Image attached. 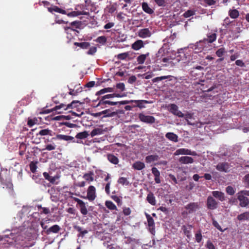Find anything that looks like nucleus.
Wrapping results in <instances>:
<instances>
[{
  "mask_svg": "<svg viewBox=\"0 0 249 249\" xmlns=\"http://www.w3.org/2000/svg\"><path fill=\"white\" fill-rule=\"evenodd\" d=\"M97 51V48L96 47H92L90 48L89 50L88 51L87 53L89 55L94 54Z\"/></svg>",
  "mask_w": 249,
  "mask_h": 249,
  "instance_id": "62",
  "label": "nucleus"
},
{
  "mask_svg": "<svg viewBox=\"0 0 249 249\" xmlns=\"http://www.w3.org/2000/svg\"><path fill=\"white\" fill-rule=\"evenodd\" d=\"M207 45L204 42L201 40L198 42H196L195 44H190L189 48L192 49L195 53H198L201 52L204 48L206 47Z\"/></svg>",
  "mask_w": 249,
  "mask_h": 249,
  "instance_id": "5",
  "label": "nucleus"
},
{
  "mask_svg": "<svg viewBox=\"0 0 249 249\" xmlns=\"http://www.w3.org/2000/svg\"><path fill=\"white\" fill-rule=\"evenodd\" d=\"M169 111L175 115L179 117H183L184 114L180 111L178 110V107L174 104H172L169 106Z\"/></svg>",
  "mask_w": 249,
  "mask_h": 249,
  "instance_id": "10",
  "label": "nucleus"
},
{
  "mask_svg": "<svg viewBox=\"0 0 249 249\" xmlns=\"http://www.w3.org/2000/svg\"><path fill=\"white\" fill-rule=\"evenodd\" d=\"M178 161L181 164H189L193 163L194 160L191 157L183 156L179 159Z\"/></svg>",
  "mask_w": 249,
  "mask_h": 249,
  "instance_id": "19",
  "label": "nucleus"
},
{
  "mask_svg": "<svg viewBox=\"0 0 249 249\" xmlns=\"http://www.w3.org/2000/svg\"><path fill=\"white\" fill-rule=\"evenodd\" d=\"M207 37L202 40L206 45L215 41L217 38V35L215 33H210L207 34Z\"/></svg>",
  "mask_w": 249,
  "mask_h": 249,
  "instance_id": "12",
  "label": "nucleus"
},
{
  "mask_svg": "<svg viewBox=\"0 0 249 249\" xmlns=\"http://www.w3.org/2000/svg\"><path fill=\"white\" fill-rule=\"evenodd\" d=\"M59 178V177L57 175H56L54 177L51 176V178H50V179L49 180L50 181V182L47 183V187H50L51 184H55V185L58 184L59 181H57V180H58Z\"/></svg>",
  "mask_w": 249,
  "mask_h": 249,
  "instance_id": "30",
  "label": "nucleus"
},
{
  "mask_svg": "<svg viewBox=\"0 0 249 249\" xmlns=\"http://www.w3.org/2000/svg\"><path fill=\"white\" fill-rule=\"evenodd\" d=\"M94 173L93 172H89V173H85L83 178L87 181L89 182H92L94 180Z\"/></svg>",
  "mask_w": 249,
  "mask_h": 249,
  "instance_id": "36",
  "label": "nucleus"
},
{
  "mask_svg": "<svg viewBox=\"0 0 249 249\" xmlns=\"http://www.w3.org/2000/svg\"><path fill=\"white\" fill-rule=\"evenodd\" d=\"M88 13L85 11H72L71 12L67 13L66 12V14L69 17H77L80 15H87Z\"/></svg>",
  "mask_w": 249,
  "mask_h": 249,
  "instance_id": "26",
  "label": "nucleus"
},
{
  "mask_svg": "<svg viewBox=\"0 0 249 249\" xmlns=\"http://www.w3.org/2000/svg\"><path fill=\"white\" fill-rule=\"evenodd\" d=\"M80 206V210L81 213L83 215H87L88 214V211L86 207L85 203H83L82 204L79 205Z\"/></svg>",
  "mask_w": 249,
  "mask_h": 249,
  "instance_id": "51",
  "label": "nucleus"
},
{
  "mask_svg": "<svg viewBox=\"0 0 249 249\" xmlns=\"http://www.w3.org/2000/svg\"><path fill=\"white\" fill-rule=\"evenodd\" d=\"M70 25L72 26L75 27L76 28H79L81 25V21H74L70 23Z\"/></svg>",
  "mask_w": 249,
  "mask_h": 249,
  "instance_id": "61",
  "label": "nucleus"
},
{
  "mask_svg": "<svg viewBox=\"0 0 249 249\" xmlns=\"http://www.w3.org/2000/svg\"><path fill=\"white\" fill-rule=\"evenodd\" d=\"M104 132V130L100 128H95L93 129L91 133L90 136L91 137H93L95 136L103 134Z\"/></svg>",
  "mask_w": 249,
  "mask_h": 249,
  "instance_id": "37",
  "label": "nucleus"
},
{
  "mask_svg": "<svg viewBox=\"0 0 249 249\" xmlns=\"http://www.w3.org/2000/svg\"><path fill=\"white\" fill-rule=\"evenodd\" d=\"M171 77V75L162 76H160V77H155V78H153L152 81V82L153 83L158 82H159L160 81L168 79V78H169Z\"/></svg>",
  "mask_w": 249,
  "mask_h": 249,
  "instance_id": "46",
  "label": "nucleus"
},
{
  "mask_svg": "<svg viewBox=\"0 0 249 249\" xmlns=\"http://www.w3.org/2000/svg\"><path fill=\"white\" fill-rule=\"evenodd\" d=\"M237 219L239 221H249V211H247L239 214Z\"/></svg>",
  "mask_w": 249,
  "mask_h": 249,
  "instance_id": "28",
  "label": "nucleus"
},
{
  "mask_svg": "<svg viewBox=\"0 0 249 249\" xmlns=\"http://www.w3.org/2000/svg\"><path fill=\"white\" fill-rule=\"evenodd\" d=\"M95 41L101 44H104L107 42V38L105 36H100L98 37Z\"/></svg>",
  "mask_w": 249,
  "mask_h": 249,
  "instance_id": "50",
  "label": "nucleus"
},
{
  "mask_svg": "<svg viewBox=\"0 0 249 249\" xmlns=\"http://www.w3.org/2000/svg\"><path fill=\"white\" fill-rule=\"evenodd\" d=\"M56 137L58 140H64L66 141H71L73 139V137H72V136L62 134H57Z\"/></svg>",
  "mask_w": 249,
  "mask_h": 249,
  "instance_id": "38",
  "label": "nucleus"
},
{
  "mask_svg": "<svg viewBox=\"0 0 249 249\" xmlns=\"http://www.w3.org/2000/svg\"><path fill=\"white\" fill-rule=\"evenodd\" d=\"M116 87L117 89H119L121 91L125 90V85L124 83H119L116 84Z\"/></svg>",
  "mask_w": 249,
  "mask_h": 249,
  "instance_id": "58",
  "label": "nucleus"
},
{
  "mask_svg": "<svg viewBox=\"0 0 249 249\" xmlns=\"http://www.w3.org/2000/svg\"><path fill=\"white\" fill-rule=\"evenodd\" d=\"M195 14V12L191 10H188L183 14V16L186 18H189Z\"/></svg>",
  "mask_w": 249,
  "mask_h": 249,
  "instance_id": "55",
  "label": "nucleus"
},
{
  "mask_svg": "<svg viewBox=\"0 0 249 249\" xmlns=\"http://www.w3.org/2000/svg\"><path fill=\"white\" fill-rule=\"evenodd\" d=\"M138 35L139 37L144 38L150 37L151 33L148 28H143L139 31Z\"/></svg>",
  "mask_w": 249,
  "mask_h": 249,
  "instance_id": "16",
  "label": "nucleus"
},
{
  "mask_svg": "<svg viewBox=\"0 0 249 249\" xmlns=\"http://www.w3.org/2000/svg\"><path fill=\"white\" fill-rule=\"evenodd\" d=\"M203 67L201 66H197L196 67H193V68L191 69L190 74L192 76L196 77L197 75H200V73H197L196 72V70L202 71L203 70Z\"/></svg>",
  "mask_w": 249,
  "mask_h": 249,
  "instance_id": "31",
  "label": "nucleus"
},
{
  "mask_svg": "<svg viewBox=\"0 0 249 249\" xmlns=\"http://www.w3.org/2000/svg\"><path fill=\"white\" fill-rule=\"evenodd\" d=\"M172 59L170 57H164L162 59L161 62L164 63L163 64L165 66H169L172 64Z\"/></svg>",
  "mask_w": 249,
  "mask_h": 249,
  "instance_id": "48",
  "label": "nucleus"
},
{
  "mask_svg": "<svg viewBox=\"0 0 249 249\" xmlns=\"http://www.w3.org/2000/svg\"><path fill=\"white\" fill-rule=\"evenodd\" d=\"M139 119L142 122L150 124L154 123L156 120L154 117L152 116L145 115L143 113H140L139 114Z\"/></svg>",
  "mask_w": 249,
  "mask_h": 249,
  "instance_id": "7",
  "label": "nucleus"
},
{
  "mask_svg": "<svg viewBox=\"0 0 249 249\" xmlns=\"http://www.w3.org/2000/svg\"><path fill=\"white\" fill-rule=\"evenodd\" d=\"M114 88H111V87L104 88V89L99 90L98 91H97L95 93V95L98 96V97H100L101 95H102V94H104L106 93L113 92L114 90Z\"/></svg>",
  "mask_w": 249,
  "mask_h": 249,
  "instance_id": "23",
  "label": "nucleus"
},
{
  "mask_svg": "<svg viewBox=\"0 0 249 249\" xmlns=\"http://www.w3.org/2000/svg\"><path fill=\"white\" fill-rule=\"evenodd\" d=\"M118 182L119 184H121L123 185H128L129 184V181L127 180L126 178L121 177L119 178Z\"/></svg>",
  "mask_w": 249,
  "mask_h": 249,
  "instance_id": "49",
  "label": "nucleus"
},
{
  "mask_svg": "<svg viewBox=\"0 0 249 249\" xmlns=\"http://www.w3.org/2000/svg\"><path fill=\"white\" fill-rule=\"evenodd\" d=\"M89 136L88 132L86 131L78 133L76 135L75 137L77 139H84L87 138Z\"/></svg>",
  "mask_w": 249,
  "mask_h": 249,
  "instance_id": "44",
  "label": "nucleus"
},
{
  "mask_svg": "<svg viewBox=\"0 0 249 249\" xmlns=\"http://www.w3.org/2000/svg\"><path fill=\"white\" fill-rule=\"evenodd\" d=\"M226 192L228 195L232 196L235 193V189L231 186H228L226 188Z\"/></svg>",
  "mask_w": 249,
  "mask_h": 249,
  "instance_id": "47",
  "label": "nucleus"
},
{
  "mask_svg": "<svg viewBox=\"0 0 249 249\" xmlns=\"http://www.w3.org/2000/svg\"><path fill=\"white\" fill-rule=\"evenodd\" d=\"M206 246L209 249H215L214 245L210 240L207 241Z\"/></svg>",
  "mask_w": 249,
  "mask_h": 249,
  "instance_id": "63",
  "label": "nucleus"
},
{
  "mask_svg": "<svg viewBox=\"0 0 249 249\" xmlns=\"http://www.w3.org/2000/svg\"><path fill=\"white\" fill-rule=\"evenodd\" d=\"M52 131L49 129H44L40 130L39 132L37 134V135L40 136H46V135H50L52 136Z\"/></svg>",
  "mask_w": 249,
  "mask_h": 249,
  "instance_id": "40",
  "label": "nucleus"
},
{
  "mask_svg": "<svg viewBox=\"0 0 249 249\" xmlns=\"http://www.w3.org/2000/svg\"><path fill=\"white\" fill-rule=\"evenodd\" d=\"M61 228L60 226L58 225H54L53 226L48 228V229L46 231V233L47 234H49L51 233H57L60 230Z\"/></svg>",
  "mask_w": 249,
  "mask_h": 249,
  "instance_id": "22",
  "label": "nucleus"
},
{
  "mask_svg": "<svg viewBox=\"0 0 249 249\" xmlns=\"http://www.w3.org/2000/svg\"><path fill=\"white\" fill-rule=\"evenodd\" d=\"M146 200L151 205L153 206H155L156 205L155 197L152 193H150L147 195Z\"/></svg>",
  "mask_w": 249,
  "mask_h": 249,
  "instance_id": "33",
  "label": "nucleus"
},
{
  "mask_svg": "<svg viewBox=\"0 0 249 249\" xmlns=\"http://www.w3.org/2000/svg\"><path fill=\"white\" fill-rule=\"evenodd\" d=\"M145 166L144 163L140 161H136L132 165L133 168L137 170H141L144 168Z\"/></svg>",
  "mask_w": 249,
  "mask_h": 249,
  "instance_id": "29",
  "label": "nucleus"
},
{
  "mask_svg": "<svg viewBox=\"0 0 249 249\" xmlns=\"http://www.w3.org/2000/svg\"><path fill=\"white\" fill-rule=\"evenodd\" d=\"M47 9L49 12L52 14H53L54 12L62 14H66V11L55 5H53L51 7H48Z\"/></svg>",
  "mask_w": 249,
  "mask_h": 249,
  "instance_id": "18",
  "label": "nucleus"
},
{
  "mask_svg": "<svg viewBox=\"0 0 249 249\" xmlns=\"http://www.w3.org/2000/svg\"><path fill=\"white\" fill-rule=\"evenodd\" d=\"M236 195L237 196V199L239 201L240 206L243 208H249V199L247 197L239 194V193H238Z\"/></svg>",
  "mask_w": 249,
  "mask_h": 249,
  "instance_id": "8",
  "label": "nucleus"
},
{
  "mask_svg": "<svg viewBox=\"0 0 249 249\" xmlns=\"http://www.w3.org/2000/svg\"><path fill=\"white\" fill-rule=\"evenodd\" d=\"M144 47L143 41L142 40H138L134 42L131 46L132 48L134 50H139Z\"/></svg>",
  "mask_w": 249,
  "mask_h": 249,
  "instance_id": "21",
  "label": "nucleus"
},
{
  "mask_svg": "<svg viewBox=\"0 0 249 249\" xmlns=\"http://www.w3.org/2000/svg\"><path fill=\"white\" fill-rule=\"evenodd\" d=\"M187 212H183L182 214H192L196 212L199 209L200 206L198 202H190L184 207Z\"/></svg>",
  "mask_w": 249,
  "mask_h": 249,
  "instance_id": "3",
  "label": "nucleus"
},
{
  "mask_svg": "<svg viewBox=\"0 0 249 249\" xmlns=\"http://www.w3.org/2000/svg\"><path fill=\"white\" fill-rule=\"evenodd\" d=\"M102 113L104 117H113L117 114L116 112H111L109 109L104 110L102 111Z\"/></svg>",
  "mask_w": 249,
  "mask_h": 249,
  "instance_id": "41",
  "label": "nucleus"
},
{
  "mask_svg": "<svg viewBox=\"0 0 249 249\" xmlns=\"http://www.w3.org/2000/svg\"><path fill=\"white\" fill-rule=\"evenodd\" d=\"M105 205L110 210H117L116 205L111 201H106L105 202Z\"/></svg>",
  "mask_w": 249,
  "mask_h": 249,
  "instance_id": "43",
  "label": "nucleus"
},
{
  "mask_svg": "<svg viewBox=\"0 0 249 249\" xmlns=\"http://www.w3.org/2000/svg\"><path fill=\"white\" fill-rule=\"evenodd\" d=\"M152 173L154 175L155 177V181L156 183H160V172L158 170V169L155 167H152Z\"/></svg>",
  "mask_w": 249,
  "mask_h": 249,
  "instance_id": "20",
  "label": "nucleus"
},
{
  "mask_svg": "<svg viewBox=\"0 0 249 249\" xmlns=\"http://www.w3.org/2000/svg\"><path fill=\"white\" fill-rule=\"evenodd\" d=\"M125 96L126 94L125 93L119 94L113 93L98 97L94 101L98 102L96 105V107H100L102 108H104L107 107L109 106L123 105L121 103L123 102V101L120 102H113L108 100V99L114 97H123Z\"/></svg>",
  "mask_w": 249,
  "mask_h": 249,
  "instance_id": "1",
  "label": "nucleus"
},
{
  "mask_svg": "<svg viewBox=\"0 0 249 249\" xmlns=\"http://www.w3.org/2000/svg\"><path fill=\"white\" fill-rule=\"evenodd\" d=\"M149 53H147L146 54H141L137 58V61L139 64H142L144 63L146 57L148 56Z\"/></svg>",
  "mask_w": 249,
  "mask_h": 249,
  "instance_id": "32",
  "label": "nucleus"
},
{
  "mask_svg": "<svg viewBox=\"0 0 249 249\" xmlns=\"http://www.w3.org/2000/svg\"><path fill=\"white\" fill-rule=\"evenodd\" d=\"M207 207L209 210H215L218 205V202L217 201L213 196H209L206 201Z\"/></svg>",
  "mask_w": 249,
  "mask_h": 249,
  "instance_id": "6",
  "label": "nucleus"
},
{
  "mask_svg": "<svg viewBox=\"0 0 249 249\" xmlns=\"http://www.w3.org/2000/svg\"><path fill=\"white\" fill-rule=\"evenodd\" d=\"M147 220L148 226L151 233L155 232V222L153 218L148 213H145Z\"/></svg>",
  "mask_w": 249,
  "mask_h": 249,
  "instance_id": "15",
  "label": "nucleus"
},
{
  "mask_svg": "<svg viewBox=\"0 0 249 249\" xmlns=\"http://www.w3.org/2000/svg\"><path fill=\"white\" fill-rule=\"evenodd\" d=\"M165 137L169 140L175 142H178V136L173 132H168L165 134Z\"/></svg>",
  "mask_w": 249,
  "mask_h": 249,
  "instance_id": "24",
  "label": "nucleus"
},
{
  "mask_svg": "<svg viewBox=\"0 0 249 249\" xmlns=\"http://www.w3.org/2000/svg\"><path fill=\"white\" fill-rule=\"evenodd\" d=\"M193 226L192 225L187 224V225H183L181 227V230L183 231L184 234L188 239H190L192 237V230Z\"/></svg>",
  "mask_w": 249,
  "mask_h": 249,
  "instance_id": "11",
  "label": "nucleus"
},
{
  "mask_svg": "<svg viewBox=\"0 0 249 249\" xmlns=\"http://www.w3.org/2000/svg\"><path fill=\"white\" fill-rule=\"evenodd\" d=\"M225 49L224 48H221L216 51L215 54L217 56L221 57L225 54Z\"/></svg>",
  "mask_w": 249,
  "mask_h": 249,
  "instance_id": "52",
  "label": "nucleus"
},
{
  "mask_svg": "<svg viewBox=\"0 0 249 249\" xmlns=\"http://www.w3.org/2000/svg\"><path fill=\"white\" fill-rule=\"evenodd\" d=\"M175 155H187L196 156L197 155L196 151H192L191 150L186 148H180L178 149L176 152Z\"/></svg>",
  "mask_w": 249,
  "mask_h": 249,
  "instance_id": "13",
  "label": "nucleus"
},
{
  "mask_svg": "<svg viewBox=\"0 0 249 249\" xmlns=\"http://www.w3.org/2000/svg\"><path fill=\"white\" fill-rule=\"evenodd\" d=\"M142 10L146 13L152 14L154 13V11L148 6L146 2H143L142 4Z\"/></svg>",
  "mask_w": 249,
  "mask_h": 249,
  "instance_id": "34",
  "label": "nucleus"
},
{
  "mask_svg": "<svg viewBox=\"0 0 249 249\" xmlns=\"http://www.w3.org/2000/svg\"><path fill=\"white\" fill-rule=\"evenodd\" d=\"M74 45L80 47L82 49H85L88 48L90 46V43L88 42H74Z\"/></svg>",
  "mask_w": 249,
  "mask_h": 249,
  "instance_id": "39",
  "label": "nucleus"
},
{
  "mask_svg": "<svg viewBox=\"0 0 249 249\" xmlns=\"http://www.w3.org/2000/svg\"><path fill=\"white\" fill-rule=\"evenodd\" d=\"M195 239L197 243H199L202 240V235L200 230L197 231L195 234Z\"/></svg>",
  "mask_w": 249,
  "mask_h": 249,
  "instance_id": "45",
  "label": "nucleus"
},
{
  "mask_svg": "<svg viewBox=\"0 0 249 249\" xmlns=\"http://www.w3.org/2000/svg\"><path fill=\"white\" fill-rule=\"evenodd\" d=\"M79 103V101H73L71 104L66 105L64 104H61L58 106H56L54 108H53L51 110H48L47 113H50L53 111H57L58 113H61L63 112L62 111H58V110L60 109H63L64 110H66L69 108H72L74 107V104L76 103Z\"/></svg>",
  "mask_w": 249,
  "mask_h": 249,
  "instance_id": "2",
  "label": "nucleus"
},
{
  "mask_svg": "<svg viewBox=\"0 0 249 249\" xmlns=\"http://www.w3.org/2000/svg\"><path fill=\"white\" fill-rule=\"evenodd\" d=\"M135 103V105H133V107H138L139 108L142 109L145 108V106L144 105V104H148L149 102L145 100H124L121 103L122 104H128L130 103Z\"/></svg>",
  "mask_w": 249,
  "mask_h": 249,
  "instance_id": "4",
  "label": "nucleus"
},
{
  "mask_svg": "<svg viewBox=\"0 0 249 249\" xmlns=\"http://www.w3.org/2000/svg\"><path fill=\"white\" fill-rule=\"evenodd\" d=\"M229 15L232 18H236L238 17L239 13L236 9L230 10L229 11Z\"/></svg>",
  "mask_w": 249,
  "mask_h": 249,
  "instance_id": "42",
  "label": "nucleus"
},
{
  "mask_svg": "<svg viewBox=\"0 0 249 249\" xmlns=\"http://www.w3.org/2000/svg\"><path fill=\"white\" fill-rule=\"evenodd\" d=\"M212 194L213 197L218 199L220 201H224L226 200L225 194L222 192L213 191L212 192Z\"/></svg>",
  "mask_w": 249,
  "mask_h": 249,
  "instance_id": "17",
  "label": "nucleus"
},
{
  "mask_svg": "<svg viewBox=\"0 0 249 249\" xmlns=\"http://www.w3.org/2000/svg\"><path fill=\"white\" fill-rule=\"evenodd\" d=\"M107 159L110 162L113 164H117L119 161V159L112 154H107Z\"/></svg>",
  "mask_w": 249,
  "mask_h": 249,
  "instance_id": "27",
  "label": "nucleus"
},
{
  "mask_svg": "<svg viewBox=\"0 0 249 249\" xmlns=\"http://www.w3.org/2000/svg\"><path fill=\"white\" fill-rule=\"evenodd\" d=\"M156 3L159 6H165L166 1L165 0H154Z\"/></svg>",
  "mask_w": 249,
  "mask_h": 249,
  "instance_id": "60",
  "label": "nucleus"
},
{
  "mask_svg": "<svg viewBox=\"0 0 249 249\" xmlns=\"http://www.w3.org/2000/svg\"><path fill=\"white\" fill-rule=\"evenodd\" d=\"M129 56L128 52L119 53L117 55V58L120 60H125Z\"/></svg>",
  "mask_w": 249,
  "mask_h": 249,
  "instance_id": "54",
  "label": "nucleus"
},
{
  "mask_svg": "<svg viewBox=\"0 0 249 249\" xmlns=\"http://www.w3.org/2000/svg\"><path fill=\"white\" fill-rule=\"evenodd\" d=\"M159 159V157L157 155H151L147 156L145 157V161L147 163H151V162L157 161Z\"/></svg>",
  "mask_w": 249,
  "mask_h": 249,
  "instance_id": "35",
  "label": "nucleus"
},
{
  "mask_svg": "<svg viewBox=\"0 0 249 249\" xmlns=\"http://www.w3.org/2000/svg\"><path fill=\"white\" fill-rule=\"evenodd\" d=\"M203 2L204 3L203 5L205 7L207 6L214 5L216 3V2L215 0H204Z\"/></svg>",
  "mask_w": 249,
  "mask_h": 249,
  "instance_id": "53",
  "label": "nucleus"
},
{
  "mask_svg": "<svg viewBox=\"0 0 249 249\" xmlns=\"http://www.w3.org/2000/svg\"><path fill=\"white\" fill-rule=\"evenodd\" d=\"M73 228L79 232L77 235L78 237L83 238L85 234L88 233V231L87 230H83L82 228L79 226L75 225L73 226Z\"/></svg>",
  "mask_w": 249,
  "mask_h": 249,
  "instance_id": "25",
  "label": "nucleus"
},
{
  "mask_svg": "<svg viewBox=\"0 0 249 249\" xmlns=\"http://www.w3.org/2000/svg\"><path fill=\"white\" fill-rule=\"evenodd\" d=\"M30 170L32 173H35L36 170L37 166L35 163L32 162L30 164Z\"/></svg>",
  "mask_w": 249,
  "mask_h": 249,
  "instance_id": "64",
  "label": "nucleus"
},
{
  "mask_svg": "<svg viewBox=\"0 0 249 249\" xmlns=\"http://www.w3.org/2000/svg\"><path fill=\"white\" fill-rule=\"evenodd\" d=\"M56 148V145L54 143L53 144H49L46 145V147L43 150H47L48 151H52L54 150Z\"/></svg>",
  "mask_w": 249,
  "mask_h": 249,
  "instance_id": "56",
  "label": "nucleus"
},
{
  "mask_svg": "<svg viewBox=\"0 0 249 249\" xmlns=\"http://www.w3.org/2000/svg\"><path fill=\"white\" fill-rule=\"evenodd\" d=\"M96 197V188L94 186L90 185L88 188L86 198L90 201H92Z\"/></svg>",
  "mask_w": 249,
  "mask_h": 249,
  "instance_id": "9",
  "label": "nucleus"
},
{
  "mask_svg": "<svg viewBox=\"0 0 249 249\" xmlns=\"http://www.w3.org/2000/svg\"><path fill=\"white\" fill-rule=\"evenodd\" d=\"M37 120L36 118L28 119L27 124L29 127H32L35 124H36Z\"/></svg>",
  "mask_w": 249,
  "mask_h": 249,
  "instance_id": "57",
  "label": "nucleus"
},
{
  "mask_svg": "<svg viewBox=\"0 0 249 249\" xmlns=\"http://www.w3.org/2000/svg\"><path fill=\"white\" fill-rule=\"evenodd\" d=\"M229 164L228 162H220L216 166V169L220 172H228L229 171Z\"/></svg>",
  "mask_w": 249,
  "mask_h": 249,
  "instance_id": "14",
  "label": "nucleus"
},
{
  "mask_svg": "<svg viewBox=\"0 0 249 249\" xmlns=\"http://www.w3.org/2000/svg\"><path fill=\"white\" fill-rule=\"evenodd\" d=\"M111 198L117 203L118 206H121L122 205V201L118 196H112Z\"/></svg>",
  "mask_w": 249,
  "mask_h": 249,
  "instance_id": "59",
  "label": "nucleus"
}]
</instances>
